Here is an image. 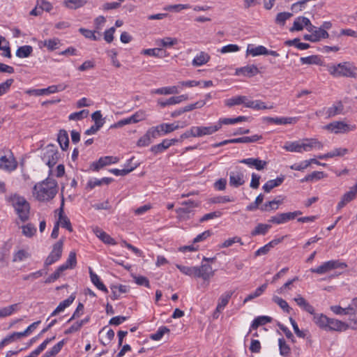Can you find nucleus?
I'll list each match as a JSON object with an SVG mask.
<instances>
[{
    "label": "nucleus",
    "instance_id": "423d86ee",
    "mask_svg": "<svg viewBox=\"0 0 357 357\" xmlns=\"http://www.w3.org/2000/svg\"><path fill=\"white\" fill-rule=\"evenodd\" d=\"M356 128V125H349L343 121H333L325 126V129L335 134L353 131Z\"/></svg>",
    "mask_w": 357,
    "mask_h": 357
},
{
    "label": "nucleus",
    "instance_id": "774afa93",
    "mask_svg": "<svg viewBox=\"0 0 357 357\" xmlns=\"http://www.w3.org/2000/svg\"><path fill=\"white\" fill-rule=\"evenodd\" d=\"M130 116L132 118V122L134 123H137L141 121L144 120L146 117V114L145 111L140 109Z\"/></svg>",
    "mask_w": 357,
    "mask_h": 357
},
{
    "label": "nucleus",
    "instance_id": "1a4fd4ad",
    "mask_svg": "<svg viewBox=\"0 0 357 357\" xmlns=\"http://www.w3.org/2000/svg\"><path fill=\"white\" fill-rule=\"evenodd\" d=\"M67 86H68L66 84L62 83L58 85H52L45 89H38L31 90L28 93L29 94H33L35 96L48 95L51 93L63 91L67 88Z\"/></svg>",
    "mask_w": 357,
    "mask_h": 357
},
{
    "label": "nucleus",
    "instance_id": "b1692460",
    "mask_svg": "<svg viewBox=\"0 0 357 357\" xmlns=\"http://www.w3.org/2000/svg\"><path fill=\"white\" fill-rule=\"evenodd\" d=\"M16 167L17 165L13 159L0 154V168L10 172L14 170Z\"/></svg>",
    "mask_w": 357,
    "mask_h": 357
},
{
    "label": "nucleus",
    "instance_id": "a18cd8bd",
    "mask_svg": "<svg viewBox=\"0 0 357 357\" xmlns=\"http://www.w3.org/2000/svg\"><path fill=\"white\" fill-rule=\"evenodd\" d=\"M65 340H62L55 344L50 351H47L42 357H54L62 349Z\"/></svg>",
    "mask_w": 357,
    "mask_h": 357
},
{
    "label": "nucleus",
    "instance_id": "f03ea898",
    "mask_svg": "<svg viewBox=\"0 0 357 357\" xmlns=\"http://www.w3.org/2000/svg\"><path fill=\"white\" fill-rule=\"evenodd\" d=\"M6 199L13 206L22 222L28 220L30 213V205L24 197L15 194L8 197Z\"/></svg>",
    "mask_w": 357,
    "mask_h": 357
},
{
    "label": "nucleus",
    "instance_id": "c756f323",
    "mask_svg": "<svg viewBox=\"0 0 357 357\" xmlns=\"http://www.w3.org/2000/svg\"><path fill=\"white\" fill-rule=\"evenodd\" d=\"M259 73L257 67L255 65L247 66L236 70L237 75H243L245 76L252 77Z\"/></svg>",
    "mask_w": 357,
    "mask_h": 357
},
{
    "label": "nucleus",
    "instance_id": "bf43d9fd",
    "mask_svg": "<svg viewBox=\"0 0 357 357\" xmlns=\"http://www.w3.org/2000/svg\"><path fill=\"white\" fill-rule=\"evenodd\" d=\"M163 51L161 48L145 49L142 51V54L155 57H162Z\"/></svg>",
    "mask_w": 357,
    "mask_h": 357
},
{
    "label": "nucleus",
    "instance_id": "412c9836",
    "mask_svg": "<svg viewBox=\"0 0 357 357\" xmlns=\"http://www.w3.org/2000/svg\"><path fill=\"white\" fill-rule=\"evenodd\" d=\"M268 123H275L277 125H283V124H291L295 123L298 118L296 117H267L266 119Z\"/></svg>",
    "mask_w": 357,
    "mask_h": 357
},
{
    "label": "nucleus",
    "instance_id": "6ab92c4d",
    "mask_svg": "<svg viewBox=\"0 0 357 357\" xmlns=\"http://www.w3.org/2000/svg\"><path fill=\"white\" fill-rule=\"evenodd\" d=\"M63 205L64 199L63 196L62 195L61 204L59 213V220L56 222H59V226L61 225L62 227L68 229L70 232H72L73 227L71 226L70 221L66 215H63Z\"/></svg>",
    "mask_w": 357,
    "mask_h": 357
},
{
    "label": "nucleus",
    "instance_id": "473e14b6",
    "mask_svg": "<svg viewBox=\"0 0 357 357\" xmlns=\"http://www.w3.org/2000/svg\"><path fill=\"white\" fill-rule=\"evenodd\" d=\"M233 295V291H228L222 294L218 299V311L223 310L226 305L228 304L230 298Z\"/></svg>",
    "mask_w": 357,
    "mask_h": 357
},
{
    "label": "nucleus",
    "instance_id": "393cba45",
    "mask_svg": "<svg viewBox=\"0 0 357 357\" xmlns=\"http://www.w3.org/2000/svg\"><path fill=\"white\" fill-rule=\"evenodd\" d=\"M280 242H281L280 239H274V240L271 241L268 243L266 244L263 247L258 249L255 252V257H257L259 256L266 255L271 250V248H273L275 245H278Z\"/></svg>",
    "mask_w": 357,
    "mask_h": 357
},
{
    "label": "nucleus",
    "instance_id": "09e8293b",
    "mask_svg": "<svg viewBox=\"0 0 357 357\" xmlns=\"http://www.w3.org/2000/svg\"><path fill=\"white\" fill-rule=\"evenodd\" d=\"M168 148H169V146L167 142V139H165L162 140L161 143L151 146V151L155 154H158L164 152Z\"/></svg>",
    "mask_w": 357,
    "mask_h": 357
},
{
    "label": "nucleus",
    "instance_id": "ddd939ff",
    "mask_svg": "<svg viewBox=\"0 0 357 357\" xmlns=\"http://www.w3.org/2000/svg\"><path fill=\"white\" fill-rule=\"evenodd\" d=\"M220 129V124L210 126H194L195 137L211 135Z\"/></svg>",
    "mask_w": 357,
    "mask_h": 357
},
{
    "label": "nucleus",
    "instance_id": "8fccbe9b",
    "mask_svg": "<svg viewBox=\"0 0 357 357\" xmlns=\"http://www.w3.org/2000/svg\"><path fill=\"white\" fill-rule=\"evenodd\" d=\"M267 284L265 283L258 287L255 292L250 294L248 296L244 299V303H247L249 301H251L257 297H259L260 295L263 294V292L266 289Z\"/></svg>",
    "mask_w": 357,
    "mask_h": 357
},
{
    "label": "nucleus",
    "instance_id": "864d4df0",
    "mask_svg": "<svg viewBox=\"0 0 357 357\" xmlns=\"http://www.w3.org/2000/svg\"><path fill=\"white\" fill-rule=\"evenodd\" d=\"M271 228V226L269 225L266 224H259L257 225V227L255 228L254 230L252 231L251 235L252 236H257V235H264L266 234L268 230Z\"/></svg>",
    "mask_w": 357,
    "mask_h": 357
},
{
    "label": "nucleus",
    "instance_id": "c03bdc74",
    "mask_svg": "<svg viewBox=\"0 0 357 357\" xmlns=\"http://www.w3.org/2000/svg\"><path fill=\"white\" fill-rule=\"evenodd\" d=\"M280 354L284 357L288 356L291 353L290 347L287 344L285 340L282 337L278 340Z\"/></svg>",
    "mask_w": 357,
    "mask_h": 357
},
{
    "label": "nucleus",
    "instance_id": "58836bf2",
    "mask_svg": "<svg viewBox=\"0 0 357 357\" xmlns=\"http://www.w3.org/2000/svg\"><path fill=\"white\" fill-rule=\"evenodd\" d=\"M272 321V318L268 316H259L256 317L252 324H251V328L252 329H257L260 326H264L267 323H271Z\"/></svg>",
    "mask_w": 357,
    "mask_h": 357
},
{
    "label": "nucleus",
    "instance_id": "f257e3e1",
    "mask_svg": "<svg viewBox=\"0 0 357 357\" xmlns=\"http://www.w3.org/2000/svg\"><path fill=\"white\" fill-rule=\"evenodd\" d=\"M33 189L38 200L49 201L52 199L57 193V182L54 179L47 178L35 185Z\"/></svg>",
    "mask_w": 357,
    "mask_h": 357
},
{
    "label": "nucleus",
    "instance_id": "052dcab7",
    "mask_svg": "<svg viewBox=\"0 0 357 357\" xmlns=\"http://www.w3.org/2000/svg\"><path fill=\"white\" fill-rule=\"evenodd\" d=\"M273 301L277 303L284 312L289 313L291 308L289 306L287 302L277 296H273Z\"/></svg>",
    "mask_w": 357,
    "mask_h": 357
},
{
    "label": "nucleus",
    "instance_id": "f704fd0d",
    "mask_svg": "<svg viewBox=\"0 0 357 357\" xmlns=\"http://www.w3.org/2000/svg\"><path fill=\"white\" fill-rule=\"evenodd\" d=\"M89 274L92 283L100 290L104 291L105 293H107L108 290L105 285L100 281V278L97 274L93 273L92 269L89 268Z\"/></svg>",
    "mask_w": 357,
    "mask_h": 357
},
{
    "label": "nucleus",
    "instance_id": "603ef678",
    "mask_svg": "<svg viewBox=\"0 0 357 357\" xmlns=\"http://www.w3.org/2000/svg\"><path fill=\"white\" fill-rule=\"evenodd\" d=\"M75 299V296L74 294H71L67 299L61 301L56 308L59 312H62L66 307H69L73 303Z\"/></svg>",
    "mask_w": 357,
    "mask_h": 357
},
{
    "label": "nucleus",
    "instance_id": "c85d7f7f",
    "mask_svg": "<svg viewBox=\"0 0 357 357\" xmlns=\"http://www.w3.org/2000/svg\"><path fill=\"white\" fill-rule=\"evenodd\" d=\"M178 93L179 90L178 86L162 87L154 89L151 91V93H155L159 95L177 94Z\"/></svg>",
    "mask_w": 357,
    "mask_h": 357
},
{
    "label": "nucleus",
    "instance_id": "0e129e2a",
    "mask_svg": "<svg viewBox=\"0 0 357 357\" xmlns=\"http://www.w3.org/2000/svg\"><path fill=\"white\" fill-rule=\"evenodd\" d=\"M55 339V336L50 338H47L43 343H41L35 350L31 353L35 357H37L47 347V345Z\"/></svg>",
    "mask_w": 357,
    "mask_h": 357
},
{
    "label": "nucleus",
    "instance_id": "2f4dec72",
    "mask_svg": "<svg viewBox=\"0 0 357 357\" xmlns=\"http://www.w3.org/2000/svg\"><path fill=\"white\" fill-rule=\"evenodd\" d=\"M57 141L62 150L65 151L68 148L69 138L68 132L65 130H60L58 136Z\"/></svg>",
    "mask_w": 357,
    "mask_h": 357
},
{
    "label": "nucleus",
    "instance_id": "13d9d810",
    "mask_svg": "<svg viewBox=\"0 0 357 357\" xmlns=\"http://www.w3.org/2000/svg\"><path fill=\"white\" fill-rule=\"evenodd\" d=\"M300 61L302 64H319L321 59L317 55H311L306 57H301Z\"/></svg>",
    "mask_w": 357,
    "mask_h": 357
},
{
    "label": "nucleus",
    "instance_id": "4c0bfd02",
    "mask_svg": "<svg viewBox=\"0 0 357 357\" xmlns=\"http://www.w3.org/2000/svg\"><path fill=\"white\" fill-rule=\"evenodd\" d=\"M20 304L15 303L0 309V319L10 316L13 312L19 310Z\"/></svg>",
    "mask_w": 357,
    "mask_h": 357
},
{
    "label": "nucleus",
    "instance_id": "4468645a",
    "mask_svg": "<svg viewBox=\"0 0 357 357\" xmlns=\"http://www.w3.org/2000/svg\"><path fill=\"white\" fill-rule=\"evenodd\" d=\"M240 163L247 165L251 168H255L258 171L263 170L267 166V162L259 158H249L239 160Z\"/></svg>",
    "mask_w": 357,
    "mask_h": 357
},
{
    "label": "nucleus",
    "instance_id": "aec40b11",
    "mask_svg": "<svg viewBox=\"0 0 357 357\" xmlns=\"http://www.w3.org/2000/svg\"><path fill=\"white\" fill-rule=\"evenodd\" d=\"M245 183L244 174L240 171H233L229 174V185L238 188Z\"/></svg>",
    "mask_w": 357,
    "mask_h": 357
},
{
    "label": "nucleus",
    "instance_id": "4be33fe9",
    "mask_svg": "<svg viewBox=\"0 0 357 357\" xmlns=\"http://www.w3.org/2000/svg\"><path fill=\"white\" fill-rule=\"evenodd\" d=\"M294 301L303 310L306 311L310 314H314V307L311 305L303 296H301V295H298L297 297L294 298Z\"/></svg>",
    "mask_w": 357,
    "mask_h": 357
},
{
    "label": "nucleus",
    "instance_id": "5701e85b",
    "mask_svg": "<svg viewBox=\"0 0 357 357\" xmlns=\"http://www.w3.org/2000/svg\"><path fill=\"white\" fill-rule=\"evenodd\" d=\"M185 206L176 209V213L181 216H184L192 212V208L198 206V204L194 201H186L182 203Z\"/></svg>",
    "mask_w": 357,
    "mask_h": 357
},
{
    "label": "nucleus",
    "instance_id": "3c124183",
    "mask_svg": "<svg viewBox=\"0 0 357 357\" xmlns=\"http://www.w3.org/2000/svg\"><path fill=\"white\" fill-rule=\"evenodd\" d=\"M64 5L70 9H77L83 6L86 3L85 0H65Z\"/></svg>",
    "mask_w": 357,
    "mask_h": 357
},
{
    "label": "nucleus",
    "instance_id": "0eeeda50",
    "mask_svg": "<svg viewBox=\"0 0 357 357\" xmlns=\"http://www.w3.org/2000/svg\"><path fill=\"white\" fill-rule=\"evenodd\" d=\"M63 240L60 239L53 245L52 250L45 259V265L50 266L57 261L61 257L63 251Z\"/></svg>",
    "mask_w": 357,
    "mask_h": 357
},
{
    "label": "nucleus",
    "instance_id": "5fc2aeb1",
    "mask_svg": "<svg viewBox=\"0 0 357 357\" xmlns=\"http://www.w3.org/2000/svg\"><path fill=\"white\" fill-rule=\"evenodd\" d=\"M282 203V201L280 200H272L266 202L264 205L261 206V210L264 211H268L271 210H275L278 208V205Z\"/></svg>",
    "mask_w": 357,
    "mask_h": 357
},
{
    "label": "nucleus",
    "instance_id": "37998d69",
    "mask_svg": "<svg viewBox=\"0 0 357 357\" xmlns=\"http://www.w3.org/2000/svg\"><path fill=\"white\" fill-rule=\"evenodd\" d=\"M156 43L158 45L162 46V47H170L178 43V39L176 38L165 37L158 40Z\"/></svg>",
    "mask_w": 357,
    "mask_h": 357
},
{
    "label": "nucleus",
    "instance_id": "e433bc0d",
    "mask_svg": "<svg viewBox=\"0 0 357 357\" xmlns=\"http://www.w3.org/2000/svg\"><path fill=\"white\" fill-rule=\"evenodd\" d=\"M329 317L327 316L320 314H315L314 316L313 320L314 323L321 328L327 330V326L328 325Z\"/></svg>",
    "mask_w": 357,
    "mask_h": 357
},
{
    "label": "nucleus",
    "instance_id": "a19ab883",
    "mask_svg": "<svg viewBox=\"0 0 357 357\" xmlns=\"http://www.w3.org/2000/svg\"><path fill=\"white\" fill-rule=\"evenodd\" d=\"M244 100H248V98L244 96H238L227 99L225 100V105L231 107L234 105H239L243 104Z\"/></svg>",
    "mask_w": 357,
    "mask_h": 357
},
{
    "label": "nucleus",
    "instance_id": "20e7f679",
    "mask_svg": "<svg viewBox=\"0 0 357 357\" xmlns=\"http://www.w3.org/2000/svg\"><path fill=\"white\" fill-rule=\"evenodd\" d=\"M347 267V265L344 262H342L340 260H330L322 263L320 266L317 268H312L310 271L314 273L319 275L325 274L335 269H344Z\"/></svg>",
    "mask_w": 357,
    "mask_h": 357
},
{
    "label": "nucleus",
    "instance_id": "2eb2a0df",
    "mask_svg": "<svg viewBox=\"0 0 357 357\" xmlns=\"http://www.w3.org/2000/svg\"><path fill=\"white\" fill-rule=\"evenodd\" d=\"M157 137V132L151 127L138 139L137 145L140 147L147 146L151 143L152 138L155 139Z\"/></svg>",
    "mask_w": 357,
    "mask_h": 357
},
{
    "label": "nucleus",
    "instance_id": "a878e982",
    "mask_svg": "<svg viewBox=\"0 0 357 357\" xmlns=\"http://www.w3.org/2000/svg\"><path fill=\"white\" fill-rule=\"evenodd\" d=\"M93 232L102 241L109 245H115L116 242L109 235L98 227L93 229Z\"/></svg>",
    "mask_w": 357,
    "mask_h": 357
},
{
    "label": "nucleus",
    "instance_id": "c9c22d12",
    "mask_svg": "<svg viewBox=\"0 0 357 357\" xmlns=\"http://www.w3.org/2000/svg\"><path fill=\"white\" fill-rule=\"evenodd\" d=\"M210 60V56L208 53L205 52H201L199 54H197L194 59L192 60V65L194 66H201Z\"/></svg>",
    "mask_w": 357,
    "mask_h": 357
},
{
    "label": "nucleus",
    "instance_id": "6e6552de",
    "mask_svg": "<svg viewBox=\"0 0 357 357\" xmlns=\"http://www.w3.org/2000/svg\"><path fill=\"white\" fill-rule=\"evenodd\" d=\"M302 213H303L301 211L279 213L275 216L271 217L268 222L277 225L284 224L289 220H294Z\"/></svg>",
    "mask_w": 357,
    "mask_h": 357
},
{
    "label": "nucleus",
    "instance_id": "79ce46f5",
    "mask_svg": "<svg viewBox=\"0 0 357 357\" xmlns=\"http://www.w3.org/2000/svg\"><path fill=\"white\" fill-rule=\"evenodd\" d=\"M248 118L247 116H239L236 118H224V119H220L219 120L218 124H220V128H221L222 124H225V125L234 124V123H240L242 121H245L248 120Z\"/></svg>",
    "mask_w": 357,
    "mask_h": 357
},
{
    "label": "nucleus",
    "instance_id": "dca6fc26",
    "mask_svg": "<svg viewBox=\"0 0 357 357\" xmlns=\"http://www.w3.org/2000/svg\"><path fill=\"white\" fill-rule=\"evenodd\" d=\"M323 146V144L317 139H303L302 140L303 152L310 151L312 149L321 150Z\"/></svg>",
    "mask_w": 357,
    "mask_h": 357
},
{
    "label": "nucleus",
    "instance_id": "bb28decb",
    "mask_svg": "<svg viewBox=\"0 0 357 357\" xmlns=\"http://www.w3.org/2000/svg\"><path fill=\"white\" fill-rule=\"evenodd\" d=\"M343 109H344V106H343L342 102L340 101V102H336L333 106L328 107L326 109V118L330 119V118L335 116L339 114H341Z\"/></svg>",
    "mask_w": 357,
    "mask_h": 357
},
{
    "label": "nucleus",
    "instance_id": "7c9ffc66",
    "mask_svg": "<svg viewBox=\"0 0 357 357\" xmlns=\"http://www.w3.org/2000/svg\"><path fill=\"white\" fill-rule=\"evenodd\" d=\"M283 149L289 152L302 153V141L287 142L284 145Z\"/></svg>",
    "mask_w": 357,
    "mask_h": 357
},
{
    "label": "nucleus",
    "instance_id": "cd10ccee",
    "mask_svg": "<svg viewBox=\"0 0 357 357\" xmlns=\"http://www.w3.org/2000/svg\"><path fill=\"white\" fill-rule=\"evenodd\" d=\"M284 180V176H279L275 179L269 180L263 185V190L266 192H269L274 188L280 185L283 183Z\"/></svg>",
    "mask_w": 357,
    "mask_h": 357
},
{
    "label": "nucleus",
    "instance_id": "f8f14e48",
    "mask_svg": "<svg viewBox=\"0 0 357 357\" xmlns=\"http://www.w3.org/2000/svg\"><path fill=\"white\" fill-rule=\"evenodd\" d=\"M357 196V181L356 183L350 188V190L342 197L341 200L337 204V209L340 210L344 206H346L349 202L355 199Z\"/></svg>",
    "mask_w": 357,
    "mask_h": 357
},
{
    "label": "nucleus",
    "instance_id": "9b49d317",
    "mask_svg": "<svg viewBox=\"0 0 357 357\" xmlns=\"http://www.w3.org/2000/svg\"><path fill=\"white\" fill-rule=\"evenodd\" d=\"M186 124L183 125H178L175 123H162L157 126H153V129L155 132H157L158 137L162 135L170 133L180 128H183L185 126Z\"/></svg>",
    "mask_w": 357,
    "mask_h": 357
},
{
    "label": "nucleus",
    "instance_id": "49530a36",
    "mask_svg": "<svg viewBox=\"0 0 357 357\" xmlns=\"http://www.w3.org/2000/svg\"><path fill=\"white\" fill-rule=\"evenodd\" d=\"M33 51L30 45H24L20 47L16 51V56L19 58H26L29 56Z\"/></svg>",
    "mask_w": 357,
    "mask_h": 357
},
{
    "label": "nucleus",
    "instance_id": "de8ad7c7",
    "mask_svg": "<svg viewBox=\"0 0 357 357\" xmlns=\"http://www.w3.org/2000/svg\"><path fill=\"white\" fill-rule=\"evenodd\" d=\"M262 138L261 135H255L250 137H242L233 139L234 144L236 143H252L255 142Z\"/></svg>",
    "mask_w": 357,
    "mask_h": 357
},
{
    "label": "nucleus",
    "instance_id": "a211bd4d",
    "mask_svg": "<svg viewBox=\"0 0 357 357\" xmlns=\"http://www.w3.org/2000/svg\"><path fill=\"white\" fill-rule=\"evenodd\" d=\"M348 328H349V326L347 323L340 321L338 319L330 318L326 331L341 332L345 331Z\"/></svg>",
    "mask_w": 357,
    "mask_h": 357
},
{
    "label": "nucleus",
    "instance_id": "f3484780",
    "mask_svg": "<svg viewBox=\"0 0 357 357\" xmlns=\"http://www.w3.org/2000/svg\"><path fill=\"white\" fill-rule=\"evenodd\" d=\"M214 275L212 267L208 264H202L200 266H196V277L204 280H208Z\"/></svg>",
    "mask_w": 357,
    "mask_h": 357
},
{
    "label": "nucleus",
    "instance_id": "6e6d98bb",
    "mask_svg": "<svg viewBox=\"0 0 357 357\" xmlns=\"http://www.w3.org/2000/svg\"><path fill=\"white\" fill-rule=\"evenodd\" d=\"M43 45L45 47H47V48L49 50L53 51V50L59 48V45L60 44V40L58 38L49 39V40H44L43 42Z\"/></svg>",
    "mask_w": 357,
    "mask_h": 357
},
{
    "label": "nucleus",
    "instance_id": "338daca9",
    "mask_svg": "<svg viewBox=\"0 0 357 357\" xmlns=\"http://www.w3.org/2000/svg\"><path fill=\"white\" fill-rule=\"evenodd\" d=\"M22 234L27 237L33 236L36 232V228L30 223L22 226Z\"/></svg>",
    "mask_w": 357,
    "mask_h": 357
},
{
    "label": "nucleus",
    "instance_id": "7ed1b4c3",
    "mask_svg": "<svg viewBox=\"0 0 357 357\" xmlns=\"http://www.w3.org/2000/svg\"><path fill=\"white\" fill-rule=\"evenodd\" d=\"M328 71L333 77H346L356 78L357 76V68L351 63L343 62L337 65L328 67Z\"/></svg>",
    "mask_w": 357,
    "mask_h": 357
},
{
    "label": "nucleus",
    "instance_id": "4d7b16f0",
    "mask_svg": "<svg viewBox=\"0 0 357 357\" xmlns=\"http://www.w3.org/2000/svg\"><path fill=\"white\" fill-rule=\"evenodd\" d=\"M292 13L287 12L279 13L275 18V23L280 25L284 26L285 24L286 20L289 19L292 16Z\"/></svg>",
    "mask_w": 357,
    "mask_h": 357
},
{
    "label": "nucleus",
    "instance_id": "9d476101",
    "mask_svg": "<svg viewBox=\"0 0 357 357\" xmlns=\"http://www.w3.org/2000/svg\"><path fill=\"white\" fill-rule=\"evenodd\" d=\"M118 161H119V159L116 157H113V156L101 157L98 159V161L93 162L91 165V169L93 171L98 172L103 167L111 165V164H115Z\"/></svg>",
    "mask_w": 357,
    "mask_h": 357
},
{
    "label": "nucleus",
    "instance_id": "ea45409f",
    "mask_svg": "<svg viewBox=\"0 0 357 357\" xmlns=\"http://www.w3.org/2000/svg\"><path fill=\"white\" fill-rule=\"evenodd\" d=\"M247 53L251 54L252 56H257L259 55H267V49L262 45L252 47L248 46L247 49Z\"/></svg>",
    "mask_w": 357,
    "mask_h": 357
},
{
    "label": "nucleus",
    "instance_id": "680f3d73",
    "mask_svg": "<svg viewBox=\"0 0 357 357\" xmlns=\"http://www.w3.org/2000/svg\"><path fill=\"white\" fill-rule=\"evenodd\" d=\"M176 266L183 274L189 276L194 275L196 277V266L189 267L179 264H176Z\"/></svg>",
    "mask_w": 357,
    "mask_h": 357
},
{
    "label": "nucleus",
    "instance_id": "69168bd1",
    "mask_svg": "<svg viewBox=\"0 0 357 357\" xmlns=\"http://www.w3.org/2000/svg\"><path fill=\"white\" fill-rule=\"evenodd\" d=\"M169 332V329L166 326H161L158 328L156 333L151 334L150 337L153 340H160L162 336Z\"/></svg>",
    "mask_w": 357,
    "mask_h": 357
},
{
    "label": "nucleus",
    "instance_id": "39448f33",
    "mask_svg": "<svg viewBox=\"0 0 357 357\" xmlns=\"http://www.w3.org/2000/svg\"><path fill=\"white\" fill-rule=\"evenodd\" d=\"M59 155L57 149L54 145L50 144L45 149L42 159L51 169L57 163Z\"/></svg>",
    "mask_w": 357,
    "mask_h": 357
},
{
    "label": "nucleus",
    "instance_id": "e2e57ef3",
    "mask_svg": "<svg viewBox=\"0 0 357 357\" xmlns=\"http://www.w3.org/2000/svg\"><path fill=\"white\" fill-rule=\"evenodd\" d=\"M30 257V254L24 250H20L13 255V261H22Z\"/></svg>",
    "mask_w": 357,
    "mask_h": 357
},
{
    "label": "nucleus",
    "instance_id": "72a5a7b5",
    "mask_svg": "<svg viewBox=\"0 0 357 357\" xmlns=\"http://www.w3.org/2000/svg\"><path fill=\"white\" fill-rule=\"evenodd\" d=\"M110 289L112 290V298L116 300L119 298L121 294H124L128 291L129 287L126 285H111Z\"/></svg>",
    "mask_w": 357,
    "mask_h": 357
}]
</instances>
